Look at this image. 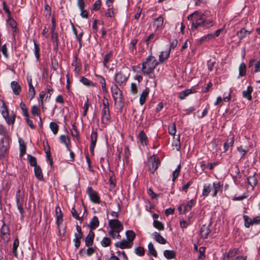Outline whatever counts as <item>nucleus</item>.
<instances>
[{
  "label": "nucleus",
  "instance_id": "obj_49",
  "mask_svg": "<svg viewBox=\"0 0 260 260\" xmlns=\"http://www.w3.org/2000/svg\"><path fill=\"white\" fill-rule=\"evenodd\" d=\"M243 219L244 220V225L246 228H249L250 225H253L252 219L249 218L248 216L244 215Z\"/></svg>",
  "mask_w": 260,
  "mask_h": 260
},
{
  "label": "nucleus",
  "instance_id": "obj_52",
  "mask_svg": "<svg viewBox=\"0 0 260 260\" xmlns=\"http://www.w3.org/2000/svg\"><path fill=\"white\" fill-rule=\"evenodd\" d=\"M16 203H17V208L19 211V213L21 215V218H23L24 210L23 209L22 203L21 202H20L19 198H17Z\"/></svg>",
  "mask_w": 260,
  "mask_h": 260
},
{
  "label": "nucleus",
  "instance_id": "obj_18",
  "mask_svg": "<svg viewBox=\"0 0 260 260\" xmlns=\"http://www.w3.org/2000/svg\"><path fill=\"white\" fill-rule=\"evenodd\" d=\"M170 50L162 51L159 55L158 61H157L158 64L163 63L165 61L167 60L170 56Z\"/></svg>",
  "mask_w": 260,
  "mask_h": 260
},
{
  "label": "nucleus",
  "instance_id": "obj_5",
  "mask_svg": "<svg viewBox=\"0 0 260 260\" xmlns=\"http://www.w3.org/2000/svg\"><path fill=\"white\" fill-rule=\"evenodd\" d=\"M129 74L127 73V70L123 69L115 74L114 80L117 85H121L125 84L129 77Z\"/></svg>",
  "mask_w": 260,
  "mask_h": 260
},
{
  "label": "nucleus",
  "instance_id": "obj_19",
  "mask_svg": "<svg viewBox=\"0 0 260 260\" xmlns=\"http://www.w3.org/2000/svg\"><path fill=\"white\" fill-rule=\"evenodd\" d=\"M253 91V87L249 85L247 87L246 90H243L242 91V96L244 98L247 99L249 101L252 100L251 93Z\"/></svg>",
  "mask_w": 260,
  "mask_h": 260
},
{
  "label": "nucleus",
  "instance_id": "obj_58",
  "mask_svg": "<svg viewBox=\"0 0 260 260\" xmlns=\"http://www.w3.org/2000/svg\"><path fill=\"white\" fill-rule=\"evenodd\" d=\"M135 253L140 256H142L145 254V250L143 247L139 246L135 248Z\"/></svg>",
  "mask_w": 260,
  "mask_h": 260
},
{
  "label": "nucleus",
  "instance_id": "obj_1",
  "mask_svg": "<svg viewBox=\"0 0 260 260\" xmlns=\"http://www.w3.org/2000/svg\"><path fill=\"white\" fill-rule=\"evenodd\" d=\"M187 19L191 23L190 29L194 30L199 27L209 28L214 24L213 20L208 19L207 13H200L198 11L194 12L187 16Z\"/></svg>",
  "mask_w": 260,
  "mask_h": 260
},
{
  "label": "nucleus",
  "instance_id": "obj_6",
  "mask_svg": "<svg viewBox=\"0 0 260 260\" xmlns=\"http://www.w3.org/2000/svg\"><path fill=\"white\" fill-rule=\"evenodd\" d=\"M108 224L111 230L116 231L117 238L120 239L121 236L119 233L123 230V225L120 221L117 219H110L109 220Z\"/></svg>",
  "mask_w": 260,
  "mask_h": 260
},
{
  "label": "nucleus",
  "instance_id": "obj_39",
  "mask_svg": "<svg viewBox=\"0 0 260 260\" xmlns=\"http://www.w3.org/2000/svg\"><path fill=\"white\" fill-rule=\"evenodd\" d=\"M0 135L3 136L2 138L9 139L8 132L6 128L2 124H0Z\"/></svg>",
  "mask_w": 260,
  "mask_h": 260
},
{
  "label": "nucleus",
  "instance_id": "obj_17",
  "mask_svg": "<svg viewBox=\"0 0 260 260\" xmlns=\"http://www.w3.org/2000/svg\"><path fill=\"white\" fill-rule=\"evenodd\" d=\"M210 232V229L209 228L208 226L206 224L202 225L200 231L201 236L204 239L208 238V235Z\"/></svg>",
  "mask_w": 260,
  "mask_h": 260
},
{
  "label": "nucleus",
  "instance_id": "obj_37",
  "mask_svg": "<svg viewBox=\"0 0 260 260\" xmlns=\"http://www.w3.org/2000/svg\"><path fill=\"white\" fill-rule=\"evenodd\" d=\"M96 77H98V78L99 79V80L100 81V82L102 84V88L103 91L105 93H107L108 90L106 88V81H105V78L103 76H100V75H96Z\"/></svg>",
  "mask_w": 260,
  "mask_h": 260
},
{
  "label": "nucleus",
  "instance_id": "obj_27",
  "mask_svg": "<svg viewBox=\"0 0 260 260\" xmlns=\"http://www.w3.org/2000/svg\"><path fill=\"white\" fill-rule=\"evenodd\" d=\"M212 190V186L210 184L205 183L203 185L202 196L207 197Z\"/></svg>",
  "mask_w": 260,
  "mask_h": 260
},
{
  "label": "nucleus",
  "instance_id": "obj_26",
  "mask_svg": "<svg viewBox=\"0 0 260 260\" xmlns=\"http://www.w3.org/2000/svg\"><path fill=\"white\" fill-rule=\"evenodd\" d=\"M153 236L154 239L158 243L161 244H165L167 243L166 240L157 232H154Z\"/></svg>",
  "mask_w": 260,
  "mask_h": 260
},
{
  "label": "nucleus",
  "instance_id": "obj_45",
  "mask_svg": "<svg viewBox=\"0 0 260 260\" xmlns=\"http://www.w3.org/2000/svg\"><path fill=\"white\" fill-rule=\"evenodd\" d=\"M45 91L47 93L45 101H49L50 100L51 95L54 91V89L51 87V86L47 85L45 88Z\"/></svg>",
  "mask_w": 260,
  "mask_h": 260
},
{
  "label": "nucleus",
  "instance_id": "obj_4",
  "mask_svg": "<svg viewBox=\"0 0 260 260\" xmlns=\"http://www.w3.org/2000/svg\"><path fill=\"white\" fill-rule=\"evenodd\" d=\"M0 112L8 124H14L16 116L13 113L9 115L8 107L4 102H3L2 105L0 107Z\"/></svg>",
  "mask_w": 260,
  "mask_h": 260
},
{
  "label": "nucleus",
  "instance_id": "obj_48",
  "mask_svg": "<svg viewBox=\"0 0 260 260\" xmlns=\"http://www.w3.org/2000/svg\"><path fill=\"white\" fill-rule=\"evenodd\" d=\"M10 235H0L1 242H3L5 245H7L10 240Z\"/></svg>",
  "mask_w": 260,
  "mask_h": 260
},
{
  "label": "nucleus",
  "instance_id": "obj_28",
  "mask_svg": "<svg viewBox=\"0 0 260 260\" xmlns=\"http://www.w3.org/2000/svg\"><path fill=\"white\" fill-rule=\"evenodd\" d=\"M125 235L126 236V240L132 245L133 244V241L136 237L135 232L132 230H128L126 232Z\"/></svg>",
  "mask_w": 260,
  "mask_h": 260
},
{
  "label": "nucleus",
  "instance_id": "obj_51",
  "mask_svg": "<svg viewBox=\"0 0 260 260\" xmlns=\"http://www.w3.org/2000/svg\"><path fill=\"white\" fill-rule=\"evenodd\" d=\"M72 65L74 66L75 68V72L77 74H79V72L81 69V64L78 63L77 61V58L76 57L72 62Z\"/></svg>",
  "mask_w": 260,
  "mask_h": 260
},
{
  "label": "nucleus",
  "instance_id": "obj_7",
  "mask_svg": "<svg viewBox=\"0 0 260 260\" xmlns=\"http://www.w3.org/2000/svg\"><path fill=\"white\" fill-rule=\"evenodd\" d=\"M159 158L155 155L151 156L148 159V170L153 174L157 170L160 164Z\"/></svg>",
  "mask_w": 260,
  "mask_h": 260
},
{
  "label": "nucleus",
  "instance_id": "obj_2",
  "mask_svg": "<svg viewBox=\"0 0 260 260\" xmlns=\"http://www.w3.org/2000/svg\"><path fill=\"white\" fill-rule=\"evenodd\" d=\"M158 65L155 57L150 55L146 57L142 62L141 71L143 75H148L151 74L157 66Z\"/></svg>",
  "mask_w": 260,
  "mask_h": 260
},
{
  "label": "nucleus",
  "instance_id": "obj_14",
  "mask_svg": "<svg viewBox=\"0 0 260 260\" xmlns=\"http://www.w3.org/2000/svg\"><path fill=\"white\" fill-rule=\"evenodd\" d=\"M115 246L116 247L120 248L121 249H126L131 248L133 245L128 242L127 240H126V239H123L121 241L116 242L115 243Z\"/></svg>",
  "mask_w": 260,
  "mask_h": 260
},
{
  "label": "nucleus",
  "instance_id": "obj_43",
  "mask_svg": "<svg viewBox=\"0 0 260 260\" xmlns=\"http://www.w3.org/2000/svg\"><path fill=\"white\" fill-rule=\"evenodd\" d=\"M19 245V241L18 238H16L14 241L13 244V249H12V252L14 254V255L15 257H17L18 254H17V248Z\"/></svg>",
  "mask_w": 260,
  "mask_h": 260
},
{
  "label": "nucleus",
  "instance_id": "obj_30",
  "mask_svg": "<svg viewBox=\"0 0 260 260\" xmlns=\"http://www.w3.org/2000/svg\"><path fill=\"white\" fill-rule=\"evenodd\" d=\"M172 146L175 147L174 149H175L177 151L180 150V136L179 135H177L176 138L174 137Z\"/></svg>",
  "mask_w": 260,
  "mask_h": 260
},
{
  "label": "nucleus",
  "instance_id": "obj_8",
  "mask_svg": "<svg viewBox=\"0 0 260 260\" xmlns=\"http://www.w3.org/2000/svg\"><path fill=\"white\" fill-rule=\"evenodd\" d=\"M9 139L2 138L0 140V157L3 158L5 156L7 151L9 148Z\"/></svg>",
  "mask_w": 260,
  "mask_h": 260
},
{
  "label": "nucleus",
  "instance_id": "obj_60",
  "mask_svg": "<svg viewBox=\"0 0 260 260\" xmlns=\"http://www.w3.org/2000/svg\"><path fill=\"white\" fill-rule=\"evenodd\" d=\"M36 94L35 89L34 86H29L28 95L30 100L34 98Z\"/></svg>",
  "mask_w": 260,
  "mask_h": 260
},
{
  "label": "nucleus",
  "instance_id": "obj_25",
  "mask_svg": "<svg viewBox=\"0 0 260 260\" xmlns=\"http://www.w3.org/2000/svg\"><path fill=\"white\" fill-rule=\"evenodd\" d=\"M140 143L143 145H147L148 142V138L143 131H141L139 134Z\"/></svg>",
  "mask_w": 260,
  "mask_h": 260
},
{
  "label": "nucleus",
  "instance_id": "obj_32",
  "mask_svg": "<svg viewBox=\"0 0 260 260\" xmlns=\"http://www.w3.org/2000/svg\"><path fill=\"white\" fill-rule=\"evenodd\" d=\"M35 174L37 178L39 180L43 179V175L40 166H35L34 168Z\"/></svg>",
  "mask_w": 260,
  "mask_h": 260
},
{
  "label": "nucleus",
  "instance_id": "obj_50",
  "mask_svg": "<svg viewBox=\"0 0 260 260\" xmlns=\"http://www.w3.org/2000/svg\"><path fill=\"white\" fill-rule=\"evenodd\" d=\"M44 150H45V153L46 154L47 159L49 161V164L51 166H52V165L53 164V161H52V159L51 158V153H50V151L49 146H48L47 149L46 147H45Z\"/></svg>",
  "mask_w": 260,
  "mask_h": 260
},
{
  "label": "nucleus",
  "instance_id": "obj_3",
  "mask_svg": "<svg viewBox=\"0 0 260 260\" xmlns=\"http://www.w3.org/2000/svg\"><path fill=\"white\" fill-rule=\"evenodd\" d=\"M111 90L115 104L118 106L121 109L123 107L124 101L122 91L116 84H114L112 85Z\"/></svg>",
  "mask_w": 260,
  "mask_h": 260
},
{
  "label": "nucleus",
  "instance_id": "obj_31",
  "mask_svg": "<svg viewBox=\"0 0 260 260\" xmlns=\"http://www.w3.org/2000/svg\"><path fill=\"white\" fill-rule=\"evenodd\" d=\"M248 183L252 187H254L257 185V179L255 175L250 176L247 178Z\"/></svg>",
  "mask_w": 260,
  "mask_h": 260
},
{
  "label": "nucleus",
  "instance_id": "obj_42",
  "mask_svg": "<svg viewBox=\"0 0 260 260\" xmlns=\"http://www.w3.org/2000/svg\"><path fill=\"white\" fill-rule=\"evenodd\" d=\"M98 138V133L95 130L92 129L90 136L91 142L90 144L96 145Z\"/></svg>",
  "mask_w": 260,
  "mask_h": 260
},
{
  "label": "nucleus",
  "instance_id": "obj_59",
  "mask_svg": "<svg viewBox=\"0 0 260 260\" xmlns=\"http://www.w3.org/2000/svg\"><path fill=\"white\" fill-rule=\"evenodd\" d=\"M89 106V99L88 97H86V100L83 106L84 111L82 114L83 116L85 117L86 116L87 111L88 110Z\"/></svg>",
  "mask_w": 260,
  "mask_h": 260
},
{
  "label": "nucleus",
  "instance_id": "obj_35",
  "mask_svg": "<svg viewBox=\"0 0 260 260\" xmlns=\"http://www.w3.org/2000/svg\"><path fill=\"white\" fill-rule=\"evenodd\" d=\"M246 66L244 62H242L239 67V77H243L246 75Z\"/></svg>",
  "mask_w": 260,
  "mask_h": 260
},
{
  "label": "nucleus",
  "instance_id": "obj_56",
  "mask_svg": "<svg viewBox=\"0 0 260 260\" xmlns=\"http://www.w3.org/2000/svg\"><path fill=\"white\" fill-rule=\"evenodd\" d=\"M169 133L170 135L175 136L176 133V127L175 123H172L169 125L168 127Z\"/></svg>",
  "mask_w": 260,
  "mask_h": 260
},
{
  "label": "nucleus",
  "instance_id": "obj_38",
  "mask_svg": "<svg viewBox=\"0 0 260 260\" xmlns=\"http://www.w3.org/2000/svg\"><path fill=\"white\" fill-rule=\"evenodd\" d=\"M80 82H81L83 85L87 86H94V84L93 82L85 78L84 76L81 77L80 79Z\"/></svg>",
  "mask_w": 260,
  "mask_h": 260
},
{
  "label": "nucleus",
  "instance_id": "obj_36",
  "mask_svg": "<svg viewBox=\"0 0 260 260\" xmlns=\"http://www.w3.org/2000/svg\"><path fill=\"white\" fill-rule=\"evenodd\" d=\"M59 140L61 143L64 144L67 149L69 150V146L70 143V140L69 138L65 135H61L59 138Z\"/></svg>",
  "mask_w": 260,
  "mask_h": 260
},
{
  "label": "nucleus",
  "instance_id": "obj_15",
  "mask_svg": "<svg viewBox=\"0 0 260 260\" xmlns=\"http://www.w3.org/2000/svg\"><path fill=\"white\" fill-rule=\"evenodd\" d=\"M239 252V249L234 248L229 250L225 252L223 256V260H230V258L236 256Z\"/></svg>",
  "mask_w": 260,
  "mask_h": 260
},
{
  "label": "nucleus",
  "instance_id": "obj_29",
  "mask_svg": "<svg viewBox=\"0 0 260 260\" xmlns=\"http://www.w3.org/2000/svg\"><path fill=\"white\" fill-rule=\"evenodd\" d=\"M250 31L246 30L244 28H242L240 30L237 32V36L238 38L241 40L245 38L247 35L250 34Z\"/></svg>",
  "mask_w": 260,
  "mask_h": 260
},
{
  "label": "nucleus",
  "instance_id": "obj_11",
  "mask_svg": "<svg viewBox=\"0 0 260 260\" xmlns=\"http://www.w3.org/2000/svg\"><path fill=\"white\" fill-rule=\"evenodd\" d=\"M101 114L102 122L106 125L109 124L111 122L109 109H102Z\"/></svg>",
  "mask_w": 260,
  "mask_h": 260
},
{
  "label": "nucleus",
  "instance_id": "obj_54",
  "mask_svg": "<svg viewBox=\"0 0 260 260\" xmlns=\"http://www.w3.org/2000/svg\"><path fill=\"white\" fill-rule=\"evenodd\" d=\"M50 128H51L52 133L56 135L58 131V125L56 123L54 122H51L50 123Z\"/></svg>",
  "mask_w": 260,
  "mask_h": 260
},
{
  "label": "nucleus",
  "instance_id": "obj_33",
  "mask_svg": "<svg viewBox=\"0 0 260 260\" xmlns=\"http://www.w3.org/2000/svg\"><path fill=\"white\" fill-rule=\"evenodd\" d=\"M164 255L167 259H172L175 258L176 254L173 250H165L164 251Z\"/></svg>",
  "mask_w": 260,
  "mask_h": 260
},
{
  "label": "nucleus",
  "instance_id": "obj_44",
  "mask_svg": "<svg viewBox=\"0 0 260 260\" xmlns=\"http://www.w3.org/2000/svg\"><path fill=\"white\" fill-rule=\"evenodd\" d=\"M149 253L154 257H157V253L152 243L150 242L148 245Z\"/></svg>",
  "mask_w": 260,
  "mask_h": 260
},
{
  "label": "nucleus",
  "instance_id": "obj_10",
  "mask_svg": "<svg viewBox=\"0 0 260 260\" xmlns=\"http://www.w3.org/2000/svg\"><path fill=\"white\" fill-rule=\"evenodd\" d=\"M87 192L89 197L90 200L94 203L100 204V198L96 191L94 190L91 187H88Z\"/></svg>",
  "mask_w": 260,
  "mask_h": 260
},
{
  "label": "nucleus",
  "instance_id": "obj_41",
  "mask_svg": "<svg viewBox=\"0 0 260 260\" xmlns=\"http://www.w3.org/2000/svg\"><path fill=\"white\" fill-rule=\"evenodd\" d=\"M194 204V201L192 199L188 201L186 204H184L183 213L190 211Z\"/></svg>",
  "mask_w": 260,
  "mask_h": 260
},
{
  "label": "nucleus",
  "instance_id": "obj_53",
  "mask_svg": "<svg viewBox=\"0 0 260 260\" xmlns=\"http://www.w3.org/2000/svg\"><path fill=\"white\" fill-rule=\"evenodd\" d=\"M181 170V166L179 165L177 168L173 172L172 181L174 182L179 175Z\"/></svg>",
  "mask_w": 260,
  "mask_h": 260
},
{
  "label": "nucleus",
  "instance_id": "obj_24",
  "mask_svg": "<svg viewBox=\"0 0 260 260\" xmlns=\"http://www.w3.org/2000/svg\"><path fill=\"white\" fill-rule=\"evenodd\" d=\"M99 225V220L97 216H94L90 221L89 225L90 231L95 230Z\"/></svg>",
  "mask_w": 260,
  "mask_h": 260
},
{
  "label": "nucleus",
  "instance_id": "obj_46",
  "mask_svg": "<svg viewBox=\"0 0 260 260\" xmlns=\"http://www.w3.org/2000/svg\"><path fill=\"white\" fill-rule=\"evenodd\" d=\"M153 225L155 228L159 231H163L165 229L163 223L157 220H154Z\"/></svg>",
  "mask_w": 260,
  "mask_h": 260
},
{
  "label": "nucleus",
  "instance_id": "obj_23",
  "mask_svg": "<svg viewBox=\"0 0 260 260\" xmlns=\"http://www.w3.org/2000/svg\"><path fill=\"white\" fill-rule=\"evenodd\" d=\"M11 87L13 93L15 95H19L20 94L21 88L20 86L16 81H12L11 83Z\"/></svg>",
  "mask_w": 260,
  "mask_h": 260
},
{
  "label": "nucleus",
  "instance_id": "obj_57",
  "mask_svg": "<svg viewBox=\"0 0 260 260\" xmlns=\"http://www.w3.org/2000/svg\"><path fill=\"white\" fill-rule=\"evenodd\" d=\"M101 245L103 247H108L110 245L111 242L109 238L104 237L101 242Z\"/></svg>",
  "mask_w": 260,
  "mask_h": 260
},
{
  "label": "nucleus",
  "instance_id": "obj_21",
  "mask_svg": "<svg viewBox=\"0 0 260 260\" xmlns=\"http://www.w3.org/2000/svg\"><path fill=\"white\" fill-rule=\"evenodd\" d=\"M149 92V88L148 87H146L140 94L139 103L141 105H143L145 103L146 99L148 95Z\"/></svg>",
  "mask_w": 260,
  "mask_h": 260
},
{
  "label": "nucleus",
  "instance_id": "obj_34",
  "mask_svg": "<svg viewBox=\"0 0 260 260\" xmlns=\"http://www.w3.org/2000/svg\"><path fill=\"white\" fill-rule=\"evenodd\" d=\"M2 222L3 225L1 228L0 235H10L9 226L6 224L4 220H2Z\"/></svg>",
  "mask_w": 260,
  "mask_h": 260
},
{
  "label": "nucleus",
  "instance_id": "obj_12",
  "mask_svg": "<svg viewBox=\"0 0 260 260\" xmlns=\"http://www.w3.org/2000/svg\"><path fill=\"white\" fill-rule=\"evenodd\" d=\"M253 66H254L253 70H252V72L254 73L260 72V58L255 62V59L254 58H251L249 60V62L248 64V67L249 68H251Z\"/></svg>",
  "mask_w": 260,
  "mask_h": 260
},
{
  "label": "nucleus",
  "instance_id": "obj_16",
  "mask_svg": "<svg viewBox=\"0 0 260 260\" xmlns=\"http://www.w3.org/2000/svg\"><path fill=\"white\" fill-rule=\"evenodd\" d=\"M94 238V233L92 231H89L88 235L85 239V245L87 247H90L93 244Z\"/></svg>",
  "mask_w": 260,
  "mask_h": 260
},
{
  "label": "nucleus",
  "instance_id": "obj_20",
  "mask_svg": "<svg viewBox=\"0 0 260 260\" xmlns=\"http://www.w3.org/2000/svg\"><path fill=\"white\" fill-rule=\"evenodd\" d=\"M196 91L193 89H187L179 93L178 98L180 100H184L189 94L196 92Z\"/></svg>",
  "mask_w": 260,
  "mask_h": 260
},
{
  "label": "nucleus",
  "instance_id": "obj_55",
  "mask_svg": "<svg viewBox=\"0 0 260 260\" xmlns=\"http://www.w3.org/2000/svg\"><path fill=\"white\" fill-rule=\"evenodd\" d=\"M27 158L31 166L34 167H35V166H38L37 164V159L36 157L32 156L31 155L28 154L27 155Z\"/></svg>",
  "mask_w": 260,
  "mask_h": 260
},
{
  "label": "nucleus",
  "instance_id": "obj_22",
  "mask_svg": "<svg viewBox=\"0 0 260 260\" xmlns=\"http://www.w3.org/2000/svg\"><path fill=\"white\" fill-rule=\"evenodd\" d=\"M234 143V138L232 137L227 139L226 141L223 144V152H225L229 149H232Z\"/></svg>",
  "mask_w": 260,
  "mask_h": 260
},
{
  "label": "nucleus",
  "instance_id": "obj_9",
  "mask_svg": "<svg viewBox=\"0 0 260 260\" xmlns=\"http://www.w3.org/2000/svg\"><path fill=\"white\" fill-rule=\"evenodd\" d=\"M223 184L220 181H217L213 183L212 186V197H216L218 193H222Z\"/></svg>",
  "mask_w": 260,
  "mask_h": 260
},
{
  "label": "nucleus",
  "instance_id": "obj_62",
  "mask_svg": "<svg viewBox=\"0 0 260 260\" xmlns=\"http://www.w3.org/2000/svg\"><path fill=\"white\" fill-rule=\"evenodd\" d=\"M51 39L53 42H57L58 35L56 32L55 31V27L53 26L51 28Z\"/></svg>",
  "mask_w": 260,
  "mask_h": 260
},
{
  "label": "nucleus",
  "instance_id": "obj_13",
  "mask_svg": "<svg viewBox=\"0 0 260 260\" xmlns=\"http://www.w3.org/2000/svg\"><path fill=\"white\" fill-rule=\"evenodd\" d=\"M164 19L162 16H159L154 20L153 26L156 30H161L164 27Z\"/></svg>",
  "mask_w": 260,
  "mask_h": 260
},
{
  "label": "nucleus",
  "instance_id": "obj_64",
  "mask_svg": "<svg viewBox=\"0 0 260 260\" xmlns=\"http://www.w3.org/2000/svg\"><path fill=\"white\" fill-rule=\"evenodd\" d=\"M31 113L34 116L39 115L40 114V110L36 105H34L31 107Z\"/></svg>",
  "mask_w": 260,
  "mask_h": 260
},
{
  "label": "nucleus",
  "instance_id": "obj_63",
  "mask_svg": "<svg viewBox=\"0 0 260 260\" xmlns=\"http://www.w3.org/2000/svg\"><path fill=\"white\" fill-rule=\"evenodd\" d=\"M191 222L189 219L188 220H180V225L181 228H186L190 224Z\"/></svg>",
  "mask_w": 260,
  "mask_h": 260
},
{
  "label": "nucleus",
  "instance_id": "obj_61",
  "mask_svg": "<svg viewBox=\"0 0 260 260\" xmlns=\"http://www.w3.org/2000/svg\"><path fill=\"white\" fill-rule=\"evenodd\" d=\"M8 20L10 21L9 24L11 26L12 28L13 29V33L16 32V30H17V28H16V26H17L16 22L13 19L11 18V17H10V18H9L8 17Z\"/></svg>",
  "mask_w": 260,
  "mask_h": 260
},
{
  "label": "nucleus",
  "instance_id": "obj_40",
  "mask_svg": "<svg viewBox=\"0 0 260 260\" xmlns=\"http://www.w3.org/2000/svg\"><path fill=\"white\" fill-rule=\"evenodd\" d=\"M138 42V39H132L129 44V51L133 54L134 52L136 51V44Z\"/></svg>",
  "mask_w": 260,
  "mask_h": 260
},
{
  "label": "nucleus",
  "instance_id": "obj_47",
  "mask_svg": "<svg viewBox=\"0 0 260 260\" xmlns=\"http://www.w3.org/2000/svg\"><path fill=\"white\" fill-rule=\"evenodd\" d=\"M112 51H110L109 53L105 55L103 61V64L105 67H108L107 64L109 63L110 59L112 57Z\"/></svg>",
  "mask_w": 260,
  "mask_h": 260
}]
</instances>
